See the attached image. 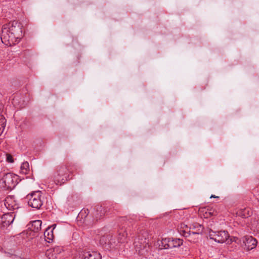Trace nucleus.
I'll list each match as a JSON object with an SVG mask.
<instances>
[{"instance_id":"nucleus-1","label":"nucleus","mask_w":259,"mask_h":259,"mask_svg":"<svg viewBox=\"0 0 259 259\" xmlns=\"http://www.w3.org/2000/svg\"><path fill=\"white\" fill-rule=\"evenodd\" d=\"M23 35L21 24L13 21L3 26L1 39L3 44L11 46L19 42Z\"/></svg>"},{"instance_id":"nucleus-2","label":"nucleus","mask_w":259,"mask_h":259,"mask_svg":"<svg viewBox=\"0 0 259 259\" xmlns=\"http://www.w3.org/2000/svg\"><path fill=\"white\" fill-rule=\"evenodd\" d=\"M73 166L60 165L57 167L56 172L54 174V182L58 185H62L66 181L72 179L69 174H73Z\"/></svg>"},{"instance_id":"nucleus-3","label":"nucleus","mask_w":259,"mask_h":259,"mask_svg":"<svg viewBox=\"0 0 259 259\" xmlns=\"http://www.w3.org/2000/svg\"><path fill=\"white\" fill-rule=\"evenodd\" d=\"M0 188L4 190L13 189L18 183L17 175L11 172L0 173Z\"/></svg>"},{"instance_id":"nucleus-4","label":"nucleus","mask_w":259,"mask_h":259,"mask_svg":"<svg viewBox=\"0 0 259 259\" xmlns=\"http://www.w3.org/2000/svg\"><path fill=\"white\" fill-rule=\"evenodd\" d=\"M41 197V193L40 191H35L29 194L27 196L28 204L34 208H40L43 203Z\"/></svg>"},{"instance_id":"nucleus-5","label":"nucleus","mask_w":259,"mask_h":259,"mask_svg":"<svg viewBox=\"0 0 259 259\" xmlns=\"http://www.w3.org/2000/svg\"><path fill=\"white\" fill-rule=\"evenodd\" d=\"M209 236L211 239L218 243H222L227 241V243H230L232 241V239H229L230 236L228 232L225 231H213L211 230L209 232Z\"/></svg>"},{"instance_id":"nucleus-6","label":"nucleus","mask_w":259,"mask_h":259,"mask_svg":"<svg viewBox=\"0 0 259 259\" xmlns=\"http://www.w3.org/2000/svg\"><path fill=\"white\" fill-rule=\"evenodd\" d=\"M127 233L125 228L122 227L118 231L117 238H111L109 241V244L111 248H116L120 243H124L127 242Z\"/></svg>"},{"instance_id":"nucleus-7","label":"nucleus","mask_w":259,"mask_h":259,"mask_svg":"<svg viewBox=\"0 0 259 259\" xmlns=\"http://www.w3.org/2000/svg\"><path fill=\"white\" fill-rule=\"evenodd\" d=\"M147 236V232L144 231L142 232L141 235H138L135 241L134 244L136 251L142 254L144 253V250L146 248L148 244Z\"/></svg>"},{"instance_id":"nucleus-8","label":"nucleus","mask_w":259,"mask_h":259,"mask_svg":"<svg viewBox=\"0 0 259 259\" xmlns=\"http://www.w3.org/2000/svg\"><path fill=\"white\" fill-rule=\"evenodd\" d=\"M42 222L40 220H35L28 225V229L26 234L30 238H32L37 236V233L41 230Z\"/></svg>"},{"instance_id":"nucleus-9","label":"nucleus","mask_w":259,"mask_h":259,"mask_svg":"<svg viewBox=\"0 0 259 259\" xmlns=\"http://www.w3.org/2000/svg\"><path fill=\"white\" fill-rule=\"evenodd\" d=\"M164 249L172 248L180 246L183 244V240L178 238H164L161 241Z\"/></svg>"},{"instance_id":"nucleus-10","label":"nucleus","mask_w":259,"mask_h":259,"mask_svg":"<svg viewBox=\"0 0 259 259\" xmlns=\"http://www.w3.org/2000/svg\"><path fill=\"white\" fill-rule=\"evenodd\" d=\"M78 259H101V254L96 251H82L78 253Z\"/></svg>"},{"instance_id":"nucleus-11","label":"nucleus","mask_w":259,"mask_h":259,"mask_svg":"<svg viewBox=\"0 0 259 259\" xmlns=\"http://www.w3.org/2000/svg\"><path fill=\"white\" fill-rule=\"evenodd\" d=\"M243 243L247 250H250L255 248L257 245V240L250 236H245L242 238Z\"/></svg>"},{"instance_id":"nucleus-12","label":"nucleus","mask_w":259,"mask_h":259,"mask_svg":"<svg viewBox=\"0 0 259 259\" xmlns=\"http://www.w3.org/2000/svg\"><path fill=\"white\" fill-rule=\"evenodd\" d=\"M5 205L9 210H14L19 208V206L13 196H9L6 198Z\"/></svg>"},{"instance_id":"nucleus-13","label":"nucleus","mask_w":259,"mask_h":259,"mask_svg":"<svg viewBox=\"0 0 259 259\" xmlns=\"http://www.w3.org/2000/svg\"><path fill=\"white\" fill-rule=\"evenodd\" d=\"M56 227V224H53L51 226L48 227L44 232V237L45 240L50 243L54 239V236L53 234V230Z\"/></svg>"},{"instance_id":"nucleus-14","label":"nucleus","mask_w":259,"mask_h":259,"mask_svg":"<svg viewBox=\"0 0 259 259\" xmlns=\"http://www.w3.org/2000/svg\"><path fill=\"white\" fill-rule=\"evenodd\" d=\"M14 220L13 214L7 213L3 215L2 217V223L4 227L9 226Z\"/></svg>"},{"instance_id":"nucleus-15","label":"nucleus","mask_w":259,"mask_h":259,"mask_svg":"<svg viewBox=\"0 0 259 259\" xmlns=\"http://www.w3.org/2000/svg\"><path fill=\"white\" fill-rule=\"evenodd\" d=\"M94 215L96 219H100L107 213V208L102 206H98L96 207Z\"/></svg>"},{"instance_id":"nucleus-16","label":"nucleus","mask_w":259,"mask_h":259,"mask_svg":"<svg viewBox=\"0 0 259 259\" xmlns=\"http://www.w3.org/2000/svg\"><path fill=\"white\" fill-rule=\"evenodd\" d=\"M252 212L250 208H241L237 212V214L242 218H247L252 214Z\"/></svg>"},{"instance_id":"nucleus-17","label":"nucleus","mask_w":259,"mask_h":259,"mask_svg":"<svg viewBox=\"0 0 259 259\" xmlns=\"http://www.w3.org/2000/svg\"><path fill=\"white\" fill-rule=\"evenodd\" d=\"M191 228H189L187 225L182 224L180 230V233L185 237L191 238Z\"/></svg>"},{"instance_id":"nucleus-18","label":"nucleus","mask_w":259,"mask_h":259,"mask_svg":"<svg viewBox=\"0 0 259 259\" xmlns=\"http://www.w3.org/2000/svg\"><path fill=\"white\" fill-rule=\"evenodd\" d=\"M29 171V165L28 162H24L20 167V172L22 174H27Z\"/></svg>"},{"instance_id":"nucleus-19","label":"nucleus","mask_w":259,"mask_h":259,"mask_svg":"<svg viewBox=\"0 0 259 259\" xmlns=\"http://www.w3.org/2000/svg\"><path fill=\"white\" fill-rule=\"evenodd\" d=\"M6 119L3 115H0V136L3 134L5 128Z\"/></svg>"},{"instance_id":"nucleus-20","label":"nucleus","mask_w":259,"mask_h":259,"mask_svg":"<svg viewBox=\"0 0 259 259\" xmlns=\"http://www.w3.org/2000/svg\"><path fill=\"white\" fill-rule=\"evenodd\" d=\"M46 254L49 259H56L57 258L55 249L48 250Z\"/></svg>"},{"instance_id":"nucleus-21","label":"nucleus","mask_w":259,"mask_h":259,"mask_svg":"<svg viewBox=\"0 0 259 259\" xmlns=\"http://www.w3.org/2000/svg\"><path fill=\"white\" fill-rule=\"evenodd\" d=\"M190 228L191 229H196V232L191 231V235H198L200 233V230L201 229V226L199 224H196L193 225V228Z\"/></svg>"},{"instance_id":"nucleus-22","label":"nucleus","mask_w":259,"mask_h":259,"mask_svg":"<svg viewBox=\"0 0 259 259\" xmlns=\"http://www.w3.org/2000/svg\"><path fill=\"white\" fill-rule=\"evenodd\" d=\"M6 160L7 162L10 163H13L14 162L12 156L8 153L6 154Z\"/></svg>"},{"instance_id":"nucleus-23","label":"nucleus","mask_w":259,"mask_h":259,"mask_svg":"<svg viewBox=\"0 0 259 259\" xmlns=\"http://www.w3.org/2000/svg\"><path fill=\"white\" fill-rule=\"evenodd\" d=\"M205 218H208L209 217H210L211 215H213V212H207V211L205 212Z\"/></svg>"},{"instance_id":"nucleus-24","label":"nucleus","mask_w":259,"mask_h":259,"mask_svg":"<svg viewBox=\"0 0 259 259\" xmlns=\"http://www.w3.org/2000/svg\"><path fill=\"white\" fill-rule=\"evenodd\" d=\"M219 196H216L213 195L210 196V198H219Z\"/></svg>"},{"instance_id":"nucleus-25","label":"nucleus","mask_w":259,"mask_h":259,"mask_svg":"<svg viewBox=\"0 0 259 259\" xmlns=\"http://www.w3.org/2000/svg\"><path fill=\"white\" fill-rule=\"evenodd\" d=\"M105 238V236L102 237V238L101 239L100 241H102V240H104Z\"/></svg>"}]
</instances>
